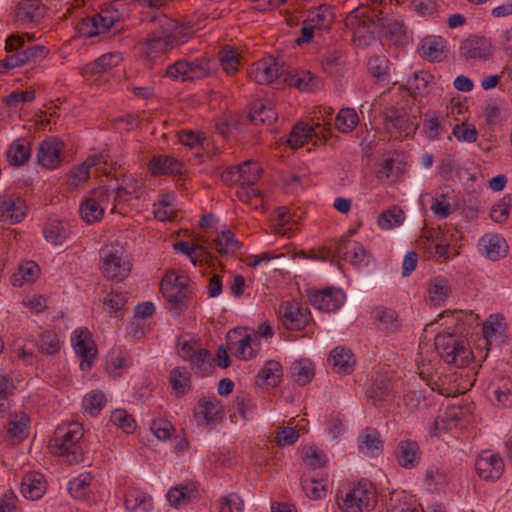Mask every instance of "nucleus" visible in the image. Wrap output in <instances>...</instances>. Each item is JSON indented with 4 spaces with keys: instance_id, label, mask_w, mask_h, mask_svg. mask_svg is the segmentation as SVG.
<instances>
[{
    "instance_id": "22",
    "label": "nucleus",
    "mask_w": 512,
    "mask_h": 512,
    "mask_svg": "<svg viewBox=\"0 0 512 512\" xmlns=\"http://www.w3.org/2000/svg\"><path fill=\"white\" fill-rule=\"evenodd\" d=\"M227 339L230 344H233V339L236 341V357L240 360H248L256 357L258 349L253 347L251 340V333H247L245 329L236 328L227 334Z\"/></svg>"
},
{
    "instance_id": "10",
    "label": "nucleus",
    "mask_w": 512,
    "mask_h": 512,
    "mask_svg": "<svg viewBox=\"0 0 512 512\" xmlns=\"http://www.w3.org/2000/svg\"><path fill=\"white\" fill-rule=\"evenodd\" d=\"M331 134L330 128H326L319 122L314 125L299 122L290 132L287 144L291 149H297L309 142H312L314 145L318 142L325 143Z\"/></svg>"
},
{
    "instance_id": "51",
    "label": "nucleus",
    "mask_w": 512,
    "mask_h": 512,
    "mask_svg": "<svg viewBox=\"0 0 512 512\" xmlns=\"http://www.w3.org/2000/svg\"><path fill=\"white\" fill-rule=\"evenodd\" d=\"M28 416L25 413L12 415L8 423L7 432L11 438L24 439L27 434Z\"/></svg>"
},
{
    "instance_id": "43",
    "label": "nucleus",
    "mask_w": 512,
    "mask_h": 512,
    "mask_svg": "<svg viewBox=\"0 0 512 512\" xmlns=\"http://www.w3.org/2000/svg\"><path fill=\"white\" fill-rule=\"evenodd\" d=\"M433 76L425 71L413 73L407 81L409 89L414 97L423 96L428 93Z\"/></svg>"
},
{
    "instance_id": "25",
    "label": "nucleus",
    "mask_w": 512,
    "mask_h": 512,
    "mask_svg": "<svg viewBox=\"0 0 512 512\" xmlns=\"http://www.w3.org/2000/svg\"><path fill=\"white\" fill-rule=\"evenodd\" d=\"M446 50V41L440 36H427L421 40V55L431 62L441 61Z\"/></svg>"
},
{
    "instance_id": "21",
    "label": "nucleus",
    "mask_w": 512,
    "mask_h": 512,
    "mask_svg": "<svg viewBox=\"0 0 512 512\" xmlns=\"http://www.w3.org/2000/svg\"><path fill=\"white\" fill-rule=\"evenodd\" d=\"M396 459L398 464L403 468H415L421 460L419 444L414 440L400 441L396 449Z\"/></svg>"
},
{
    "instance_id": "20",
    "label": "nucleus",
    "mask_w": 512,
    "mask_h": 512,
    "mask_svg": "<svg viewBox=\"0 0 512 512\" xmlns=\"http://www.w3.org/2000/svg\"><path fill=\"white\" fill-rule=\"evenodd\" d=\"M72 156L70 150L65 149L64 142L54 136L44 139L37 148V160H60Z\"/></svg>"
},
{
    "instance_id": "52",
    "label": "nucleus",
    "mask_w": 512,
    "mask_h": 512,
    "mask_svg": "<svg viewBox=\"0 0 512 512\" xmlns=\"http://www.w3.org/2000/svg\"><path fill=\"white\" fill-rule=\"evenodd\" d=\"M195 490L188 485H179L171 488L167 493V499L172 506L178 507L188 503L194 496Z\"/></svg>"
},
{
    "instance_id": "48",
    "label": "nucleus",
    "mask_w": 512,
    "mask_h": 512,
    "mask_svg": "<svg viewBox=\"0 0 512 512\" xmlns=\"http://www.w3.org/2000/svg\"><path fill=\"white\" fill-rule=\"evenodd\" d=\"M219 62L223 70L228 75H233L237 72L239 66V55L237 51L230 47H223L218 53Z\"/></svg>"
},
{
    "instance_id": "27",
    "label": "nucleus",
    "mask_w": 512,
    "mask_h": 512,
    "mask_svg": "<svg viewBox=\"0 0 512 512\" xmlns=\"http://www.w3.org/2000/svg\"><path fill=\"white\" fill-rule=\"evenodd\" d=\"M45 7L40 0H23L16 7V17L22 23L38 21L44 16Z\"/></svg>"
},
{
    "instance_id": "5",
    "label": "nucleus",
    "mask_w": 512,
    "mask_h": 512,
    "mask_svg": "<svg viewBox=\"0 0 512 512\" xmlns=\"http://www.w3.org/2000/svg\"><path fill=\"white\" fill-rule=\"evenodd\" d=\"M376 504L377 494L373 484L362 479L346 492L339 507L344 512H370Z\"/></svg>"
},
{
    "instance_id": "12",
    "label": "nucleus",
    "mask_w": 512,
    "mask_h": 512,
    "mask_svg": "<svg viewBox=\"0 0 512 512\" xmlns=\"http://www.w3.org/2000/svg\"><path fill=\"white\" fill-rule=\"evenodd\" d=\"M283 70L273 57L263 58L253 63L248 70V78L260 85H268L277 80Z\"/></svg>"
},
{
    "instance_id": "2",
    "label": "nucleus",
    "mask_w": 512,
    "mask_h": 512,
    "mask_svg": "<svg viewBox=\"0 0 512 512\" xmlns=\"http://www.w3.org/2000/svg\"><path fill=\"white\" fill-rule=\"evenodd\" d=\"M346 26L353 31V42L358 47L368 46L374 40L372 26L386 28L390 26L389 20L383 16V12L377 8L370 9L361 6L351 11L346 19Z\"/></svg>"
},
{
    "instance_id": "3",
    "label": "nucleus",
    "mask_w": 512,
    "mask_h": 512,
    "mask_svg": "<svg viewBox=\"0 0 512 512\" xmlns=\"http://www.w3.org/2000/svg\"><path fill=\"white\" fill-rule=\"evenodd\" d=\"M83 437V428L78 423L58 426L49 440L51 453L66 458L69 464H77L83 458L82 448L78 445Z\"/></svg>"
},
{
    "instance_id": "50",
    "label": "nucleus",
    "mask_w": 512,
    "mask_h": 512,
    "mask_svg": "<svg viewBox=\"0 0 512 512\" xmlns=\"http://www.w3.org/2000/svg\"><path fill=\"white\" fill-rule=\"evenodd\" d=\"M241 247L240 242L235 238L230 230L222 231L215 239V249L220 254L235 252Z\"/></svg>"
},
{
    "instance_id": "31",
    "label": "nucleus",
    "mask_w": 512,
    "mask_h": 512,
    "mask_svg": "<svg viewBox=\"0 0 512 512\" xmlns=\"http://www.w3.org/2000/svg\"><path fill=\"white\" fill-rule=\"evenodd\" d=\"M249 119L255 124L261 123L270 125L277 120V113L270 103L256 101L252 104Z\"/></svg>"
},
{
    "instance_id": "58",
    "label": "nucleus",
    "mask_w": 512,
    "mask_h": 512,
    "mask_svg": "<svg viewBox=\"0 0 512 512\" xmlns=\"http://www.w3.org/2000/svg\"><path fill=\"white\" fill-rule=\"evenodd\" d=\"M110 421L126 433L134 431L136 423L131 415L123 409H116L112 412Z\"/></svg>"
},
{
    "instance_id": "63",
    "label": "nucleus",
    "mask_w": 512,
    "mask_h": 512,
    "mask_svg": "<svg viewBox=\"0 0 512 512\" xmlns=\"http://www.w3.org/2000/svg\"><path fill=\"white\" fill-rule=\"evenodd\" d=\"M120 60L121 57L119 54H104L91 63V70L95 73L104 72L114 66H117Z\"/></svg>"
},
{
    "instance_id": "56",
    "label": "nucleus",
    "mask_w": 512,
    "mask_h": 512,
    "mask_svg": "<svg viewBox=\"0 0 512 512\" xmlns=\"http://www.w3.org/2000/svg\"><path fill=\"white\" fill-rule=\"evenodd\" d=\"M451 288L442 277H435L430 284V299L434 303L444 301L450 294Z\"/></svg>"
},
{
    "instance_id": "32",
    "label": "nucleus",
    "mask_w": 512,
    "mask_h": 512,
    "mask_svg": "<svg viewBox=\"0 0 512 512\" xmlns=\"http://www.w3.org/2000/svg\"><path fill=\"white\" fill-rule=\"evenodd\" d=\"M125 507L130 512H149L152 509V500L146 493L133 489L125 496Z\"/></svg>"
},
{
    "instance_id": "59",
    "label": "nucleus",
    "mask_w": 512,
    "mask_h": 512,
    "mask_svg": "<svg viewBox=\"0 0 512 512\" xmlns=\"http://www.w3.org/2000/svg\"><path fill=\"white\" fill-rule=\"evenodd\" d=\"M301 486L307 497L313 500H319L327 493L326 486L318 485V481L314 478H302Z\"/></svg>"
},
{
    "instance_id": "35",
    "label": "nucleus",
    "mask_w": 512,
    "mask_h": 512,
    "mask_svg": "<svg viewBox=\"0 0 512 512\" xmlns=\"http://www.w3.org/2000/svg\"><path fill=\"white\" fill-rule=\"evenodd\" d=\"M179 142L189 147L190 149L198 151L200 149L208 150L209 147L214 148V141L210 138L202 137L199 133L191 130H183L178 134Z\"/></svg>"
},
{
    "instance_id": "11",
    "label": "nucleus",
    "mask_w": 512,
    "mask_h": 512,
    "mask_svg": "<svg viewBox=\"0 0 512 512\" xmlns=\"http://www.w3.org/2000/svg\"><path fill=\"white\" fill-rule=\"evenodd\" d=\"M435 348L448 364L463 366L467 363L470 350L462 341H458L452 334H438L435 337Z\"/></svg>"
},
{
    "instance_id": "37",
    "label": "nucleus",
    "mask_w": 512,
    "mask_h": 512,
    "mask_svg": "<svg viewBox=\"0 0 512 512\" xmlns=\"http://www.w3.org/2000/svg\"><path fill=\"white\" fill-rule=\"evenodd\" d=\"M375 406H380L390 395V381L386 375L378 376L367 392Z\"/></svg>"
},
{
    "instance_id": "14",
    "label": "nucleus",
    "mask_w": 512,
    "mask_h": 512,
    "mask_svg": "<svg viewBox=\"0 0 512 512\" xmlns=\"http://www.w3.org/2000/svg\"><path fill=\"white\" fill-rule=\"evenodd\" d=\"M493 54V46L485 37L472 35L460 46V55L466 60H488Z\"/></svg>"
},
{
    "instance_id": "40",
    "label": "nucleus",
    "mask_w": 512,
    "mask_h": 512,
    "mask_svg": "<svg viewBox=\"0 0 512 512\" xmlns=\"http://www.w3.org/2000/svg\"><path fill=\"white\" fill-rule=\"evenodd\" d=\"M294 381L300 386L308 384L314 377V365L309 359H300L292 365Z\"/></svg>"
},
{
    "instance_id": "29",
    "label": "nucleus",
    "mask_w": 512,
    "mask_h": 512,
    "mask_svg": "<svg viewBox=\"0 0 512 512\" xmlns=\"http://www.w3.org/2000/svg\"><path fill=\"white\" fill-rule=\"evenodd\" d=\"M489 390L495 396V404L500 407L512 406V381L506 377L496 378L490 385Z\"/></svg>"
},
{
    "instance_id": "17",
    "label": "nucleus",
    "mask_w": 512,
    "mask_h": 512,
    "mask_svg": "<svg viewBox=\"0 0 512 512\" xmlns=\"http://www.w3.org/2000/svg\"><path fill=\"white\" fill-rule=\"evenodd\" d=\"M345 296L333 288L316 291L310 296V303L319 310L335 312L343 305Z\"/></svg>"
},
{
    "instance_id": "8",
    "label": "nucleus",
    "mask_w": 512,
    "mask_h": 512,
    "mask_svg": "<svg viewBox=\"0 0 512 512\" xmlns=\"http://www.w3.org/2000/svg\"><path fill=\"white\" fill-rule=\"evenodd\" d=\"M210 74L209 61L198 58L192 61L181 59L166 68V76L173 81H194Z\"/></svg>"
},
{
    "instance_id": "34",
    "label": "nucleus",
    "mask_w": 512,
    "mask_h": 512,
    "mask_svg": "<svg viewBox=\"0 0 512 512\" xmlns=\"http://www.w3.org/2000/svg\"><path fill=\"white\" fill-rule=\"evenodd\" d=\"M130 365V356L121 348H114L107 356L105 369L108 373L118 377L120 376V372L118 371Z\"/></svg>"
},
{
    "instance_id": "33",
    "label": "nucleus",
    "mask_w": 512,
    "mask_h": 512,
    "mask_svg": "<svg viewBox=\"0 0 512 512\" xmlns=\"http://www.w3.org/2000/svg\"><path fill=\"white\" fill-rule=\"evenodd\" d=\"M358 443L360 451H366L372 455H374L375 451L380 452L383 447L380 433L377 429L371 427L363 430L362 434L358 437Z\"/></svg>"
},
{
    "instance_id": "53",
    "label": "nucleus",
    "mask_w": 512,
    "mask_h": 512,
    "mask_svg": "<svg viewBox=\"0 0 512 512\" xmlns=\"http://www.w3.org/2000/svg\"><path fill=\"white\" fill-rule=\"evenodd\" d=\"M80 214L85 222L92 224L102 218L104 210L96 200L88 199L83 204H81Z\"/></svg>"
},
{
    "instance_id": "46",
    "label": "nucleus",
    "mask_w": 512,
    "mask_h": 512,
    "mask_svg": "<svg viewBox=\"0 0 512 512\" xmlns=\"http://www.w3.org/2000/svg\"><path fill=\"white\" fill-rule=\"evenodd\" d=\"M445 129L435 111L428 110L424 115L423 132L430 140H436Z\"/></svg>"
},
{
    "instance_id": "64",
    "label": "nucleus",
    "mask_w": 512,
    "mask_h": 512,
    "mask_svg": "<svg viewBox=\"0 0 512 512\" xmlns=\"http://www.w3.org/2000/svg\"><path fill=\"white\" fill-rule=\"evenodd\" d=\"M299 438V432L293 427H279L275 442L279 447H285L294 444Z\"/></svg>"
},
{
    "instance_id": "61",
    "label": "nucleus",
    "mask_w": 512,
    "mask_h": 512,
    "mask_svg": "<svg viewBox=\"0 0 512 512\" xmlns=\"http://www.w3.org/2000/svg\"><path fill=\"white\" fill-rule=\"evenodd\" d=\"M90 481L91 477L89 475H81L71 480L68 484L69 493L76 499L85 498Z\"/></svg>"
},
{
    "instance_id": "57",
    "label": "nucleus",
    "mask_w": 512,
    "mask_h": 512,
    "mask_svg": "<svg viewBox=\"0 0 512 512\" xmlns=\"http://www.w3.org/2000/svg\"><path fill=\"white\" fill-rule=\"evenodd\" d=\"M291 213L287 207H279L276 210L274 219V230L276 234L286 235L291 227Z\"/></svg>"
},
{
    "instance_id": "15",
    "label": "nucleus",
    "mask_w": 512,
    "mask_h": 512,
    "mask_svg": "<svg viewBox=\"0 0 512 512\" xmlns=\"http://www.w3.org/2000/svg\"><path fill=\"white\" fill-rule=\"evenodd\" d=\"M279 313L283 325L289 330H301L310 321L308 308L301 306L295 301L282 304Z\"/></svg>"
},
{
    "instance_id": "7",
    "label": "nucleus",
    "mask_w": 512,
    "mask_h": 512,
    "mask_svg": "<svg viewBox=\"0 0 512 512\" xmlns=\"http://www.w3.org/2000/svg\"><path fill=\"white\" fill-rule=\"evenodd\" d=\"M384 130L394 138L400 139L415 134L418 123L412 119L403 109L396 107L386 108L383 112Z\"/></svg>"
},
{
    "instance_id": "24",
    "label": "nucleus",
    "mask_w": 512,
    "mask_h": 512,
    "mask_svg": "<svg viewBox=\"0 0 512 512\" xmlns=\"http://www.w3.org/2000/svg\"><path fill=\"white\" fill-rule=\"evenodd\" d=\"M329 360L332 361L333 371L342 375L351 374L356 363L353 353L344 347L334 348L330 353Z\"/></svg>"
},
{
    "instance_id": "39",
    "label": "nucleus",
    "mask_w": 512,
    "mask_h": 512,
    "mask_svg": "<svg viewBox=\"0 0 512 512\" xmlns=\"http://www.w3.org/2000/svg\"><path fill=\"white\" fill-rule=\"evenodd\" d=\"M67 225L59 220H50L43 229V235L48 242L61 245L68 237Z\"/></svg>"
},
{
    "instance_id": "36",
    "label": "nucleus",
    "mask_w": 512,
    "mask_h": 512,
    "mask_svg": "<svg viewBox=\"0 0 512 512\" xmlns=\"http://www.w3.org/2000/svg\"><path fill=\"white\" fill-rule=\"evenodd\" d=\"M335 128L341 133L352 132L359 124V117L354 108H342L335 117Z\"/></svg>"
},
{
    "instance_id": "49",
    "label": "nucleus",
    "mask_w": 512,
    "mask_h": 512,
    "mask_svg": "<svg viewBox=\"0 0 512 512\" xmlns=\"http://www.w3.org/2000/svg\"><path fill=\"white\" fill-rule=\"evenodd\" d=\"M376 321L382 326V329L387 331H395L399 326L397 313L389 308L377 307L373 311Z\"/></svg>"
},
{
    "instance_id": "26",
    "label": "nucleus",
    "mask_w": 512,
    "mask_h": 512,
    "mask_svg": "<svg viewBox=\"0 0 512 512\" xmlns=\"http://www.w3.org/2000/svg\"><path fill=\"white\" fill-rule=\"evenodd\" d=\"M390 62L385 56H372L368 59V73L375 79L377 84L388 86L390 79Z\"/></svg>"
},
{
    "instance_id": "9",
    "label": "nucleus",
    "mask_w": 512,
    "mask_h": 512,
    "mask_svg": "<svg viewBox=\"0 0 512 512\" xmlns=\"http://www.w3.org/2000/svg\"><path fill=\"white\" fill-rule=\"evenodd\" d=\"M100 255V270L105 278L122 281L129 275L132 264L128 260H123L121 248L107 247L100 251Z\"/></svg>"
},
{
    "instance_id": "60",
    "label": "nucleus",
    "mask_w": 512,
    "mask_h": 512,
    "mask_svg": "<svg viewBox=\"0 0 512 512\" xmlns=\"http://www.w3.org/2000/svg\"><path fill=\"white\" fill-rule=\"evenodd\" d=\"M511 197L504 196L498 203L494 204L490 211V217L497 223H503L509 216Z\"/></svg>"
},
{
    "instance_id": "42",
    "label": "nucleus",
    "mask_w": 512,
    "mask_h": 512,
    "mask_svg": "<svg viewBox=\"0 0 512 512\" xmlns=\"http://www.w3.org/2000/svg\"><path fill=\"white\" fill-rule=\"evenodd\" d=\"M169 380L177 397L184 396L190 389V374L185 368L171 370Z\"/></svg>"
},
{
    "instance_id": "30",
    "label": "nucleus",
    "mask_w": 512,
    "mask_h": 512,
    "mask_svg": "<svg viewBox=\"0 0 512 512\" xmlns=\"http://www.w3.org/2000/svg\"><path fill=\"white\" fill-rule=\"evenodd\" d=\"M285 81L302 92H315L323 86L321 78L309 71H302L299 74L290 76L289 79L285 78Z\"/></svg>"
},
{
    "instance_id": "19",
    "label": "nucleus",
    "mask_w": 512,
    "mask_h": 512,
    "mask_svg": "<svg viewBox=\"0 0 512 512\" xmlns=\"http://www.w3.org/2000/svg\"><path fill=\"white\" fill-rule=\"evenodd\" d=\"M478 249L483 256L492 261H496L506 255L508 245L506 240L501 236L487 233L480 238Z\"/></svg>"
},
{
    "instance_id": "44",
    "label": "nucleus",
    "mask_w": 512,
    "mask_h": 512,
    "mask_svg": "<svg viewBox=\"0 0 512 512\" xmlns=\"http://www.w3.org/2000/svg\"><path fill=\"white\" fill-rule=\"evenodd\" d=\"M189 361L192 369L201 376L208 375L213 368L211 354L206 349H198L193 352Z\"/></svg>"
},
{
    "instance_id": "41",
    "label": "nucleus",
    "mask_w": 512,
    "mask_h": 512,
    "mask_svg": "<svg viewBox=\"0 0 512 512\" xmlns=\"http://www.w3.org/2000/svg\"><path fill=\"white\" fill-rule=\"evenodd\" d=\"M148 171L153 176L167 175L178 177L183 175L185 167L184 162H149Z\"/></svg>"
},
{
    "instance_id": "4",
    "label": "nucleus",
    "mask_w": 512,
    "mask_h": 512,
    "mask_svg": "<svg viewBox=\"0 0 512 512\" xmlns=\"http://www.w3.org/2000/svg\"><path fill=\"white\" fill-rule=\"evenodd\" d=\"M161 291L169 303L172 316H179L187 307L192 297L190 280L185 275H178L175 271L165 274L161 282Z\"/></svg>"
},
{
    "instance_id": "6",
    "label": "nucleus",
    "mask_w": 512,
    "mask_h": 512,
    "mask_svg": "<svg viewBox=\"0 0 512 512\" xmlns=\"http://www.w3.org/2000/svg\"><path fill=\"white\" fill-rule=\"evenodd\" d=\"M124 28V19L118 9L108 6L103 8L98 14L87 18L83 22L82 30L89 37L109 32H120Z\"/></svg>"
},
{
    "instance_id": "28",
    "label": "nucleus",
    "mask_w": 512,
    "mask_h": 512,
    "mask_svg": "<svg viewBox=\"0 0 512 512\" xmlns=\"http://www.w3.org/2000/svg\"><path fill=\"white\" fill-rule=\"evenodd\" d=\"M305 20L309 25H312V27L318 30V35H321L322 31L331 27L334 15L329 6L320 5L309 10L308 16Z\"/></svg>"
},
{
    "instance_id": "1",
    "label": "nucleus",
    "mask_w": 512,
    "mask_h": 512,
    "mask_svg": "<svg viewBox=\"0 0 512 512\" xmlns=\"http://www.w3.org/2000/svg\"><path fill=\"white\" fill-rule=\"evenodd\" d=\"M159 31L151 33L140 43L142 58L149 63L162 59L174 46L178 45L184 30L176 20L161 16L157 19Z\"/></svg>"
},
{
    "instance_id": "38",
    "label": "nucleus",
    "mask_w": 512,
    "mask_h": 512,
    "mask_svg": "<svg viewBox=\"0 0 512 512\" xmlns=\"http://www.w3.org/2000/svg\"><path fill=\"white\" fill-rule=\"evenodd\" d=\"M405 220V214L398 206H392L381 212L378 216L377 224L383 230H390L400 226Z\"/></svg>"
},
{
    "instance_id": "18",
    "label": "nucleus",
    "mask_w": 512,
    "mask_h": 512,
    "mask_svg": "<svg viewBox=\"0 0 512 512\" xmlns=\"http://www.w3.org/2000/svg\"><path fill=\"white\" fill-rule=\"evenodd\" d=\"M25 204L20 197L0 196V217L9 224H17L25 217Z\"/></svg>"
},
{
    "instance_id": "13",
    "label": "nucleus",
    "mask_w": 512,
    "mask_h": 512,
    "mask_svg": "<svg viewBox=\"0 0 512 512\" xmlns=\"http://www.w3.org/2000/svg\"><path fill=\"white\" fill-rule=\"evenodd\" d=\"M223 414L220 401L216 397H202L193 410V416L200 425H216Z\"/></svg>"
},
{
    "instance_id": "16",
    "label": "nucleus",
    "mask_w": 512,
    "mask_h": 512,
    "mask_svg": "<svg viewBox=\"0 0 512 512\" xmlns=\"http://www.w3.org/2000/svg\"><path fill=\"white\" fill-rule=\"evenodd\" d=\"M475 469L484 480H497L504 471V462L497 454L482 452L475 461Z\"/></svg>"
},
{
    "instance_id": "62",
    "label": "nucleus",
    "mask_w": 512,
    "mask_h": 512,
    "mask_svg": "<svg viewBox=\"0 0 512 512\" xmlns=\"http://www.w3.org/2000/svg\"><path fill=\"white\" fill-rule=\"evenodd\" d=\"M375 172L379 180L387 182L395 181L402 173L400 167L394 166V162H380Z\"/></svg>"
},
{
    "instance_id": "47",
    "label": "nucleus",
    "mask_w": 512,
    "mask_h": 512,
    "mask_svg": "<svg viewBox=\"0 0 512 512\" xmlns=\"http://www.w3.org/2000/svg\"><path fill=\"white\" fill-rule=\"evenodd\" d=\"M282 366L278 361L269 360L259 371L257 377L270 386H276L282 377Z\"/></svg>"
},
{
    "instance_id": "55",
    "label": "nucleus",
    "mask_w": 512,
    "mask_h": 512,
    "mask_svg": "<svg viewBox=\"0 0 512 512\" xmlns=\"http://www.w3.org/2000/svg\"><path fill=\"white\" fill-rule=\"evenodd\" d=\"M31 145L25 139H17L9 146L6 156L8 160H29Z\"/></svg>"
},
{
    "instance_id": "23",
    "label": "nucleus",
    "mask_w": 512,
    "mask_h": 512,
    "mask_svg": "<svg viewBox=\"0 0 512 512\" xmlns=\"http://www.w3.org/2000/svg\"><path fill=\"white\" fill-rule=\"evenodd\" d=\"M72 345L77 355L81 356L88 366L95 358L96 348L92 340V335L87 328L75 330L72 338Z\"/></svg>"
},
{
    "instance_id": "54",
    "label": "nucleus",
    "mask_w": 512,
    "mask_h": 512,
    "mask_svg": "<svg viewBox=\"0 0 512 512\" xmlns=\"http://www.w3.org/2000/svg\"><path fill=\"white\" fill-rule=\"evenodd\" d=\"M43 488L41 476H28L24 478L21 484L23 495L31 500L39 499L43 494Z\"/></svg>"
},
{
    "instance_id": "45",
    "label": "nucleus",
    "mask_w": 512,
    "mask_h": 512,
    "mask_svg": "<svg viewBox=\"0 0 512 512\" xmlns=\"http://www.w3.org/2000/svg\"><path fill=\"white\" fill-rule=\"evenodd\" d=\"M37 345L39 351L47 356H54L60 351L59 337L56 332L52 330L42 332Z\"/></svg>"
}]
</instances>
